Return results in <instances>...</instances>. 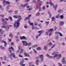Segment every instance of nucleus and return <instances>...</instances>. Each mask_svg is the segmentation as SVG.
<instances>
[{
	"label": "nucleus",
	"mask_w": 66,
	"mask_h": 66,
	"mask_svg": "<svg viewBox=\"0 0 66 66\" xmlns=\"http://www.w3.org/2000/svg\"><path fill=\"white\" fill-rule=\"evenodd\" d=\"M18 18H19V20H17V22H15L14 25V27L18 28L20 24L19 22L20 21V20L22 19V18L20 15H19L18 16Z\"/></svg>",
	"instance_id": "f257e3e1"
},
{
	"label": "nucleus",
	"mask_w": 66,
	"mask_h": 66,
	"mask_svg": "<svg viewBox=\"0 0 66 66\" xmlns=\"http://www.w3.org/2000/svg\"><path fill=\"white\" fill-rule=\"evenodd\" d=\"M59 53L57 52H53L52 53V55H55L54 56V57H57V59H59L62 57V55L61 54H60L59 55Z\"/></svg>",
	"instance_id": "f03ea898"
},
{
	"label": "nucleus",
	"mask_w": 66,
	"mask_h": 66,
	"mask_svg": "<svg viewBox=\"0 0 66 66\" xmlns=\"http://www.w3.org/2000/svg\"><path fill=\"white\" fill-rule=\"evenodd\" d=\"M22 43L23 44V46H27V45H28V46H31V44H32L31 43H28L26 41H22Z\"/></svg>",
	"instance_id": "7ed1b4c3"
},
{
	"label": "nucleus",
	"mask_w": 66,
	"mask_h": 66,
	"mask_svg": "<svg viewBox=\"0 0 66 66\" xmlns=\"http://www.w3.org/2000/svg\"><path fill=\"white\" fill-rule=\"evenodd\" d=\"M11 55L14 58H15V54H14V53H13L11 54V55L9 56V58H10V59L11 58Z\"/></svg>",
	"instance_id": "20e7f679"
},
{
	"label": "nucleus",
	"mask_w": 66,
	"mask_h": 66,
	"mask_svg": "<svg viewBox=\"0 0 66 66\" xmlns=\"http://www.w3.org/2000/svg\"><path fill=\"white\" fill-rule=\"evenodd\" d=\"M40 58H41V62H43L44 61V56L43 55H39Z\"/></svg>",
	"instance_id": "39448f33"
},
{
	"label": "nucleus",
	"mask_w": 66,
	"mask_h": 66,
	"mask_svg": "<svg viewBox=\"0 0 66 66\" xmlns=\"http://www.w3.org/2000/svg\"><path fill=\"white\" fill-rule=\"evenodd\" d=\"M20 39L21 40L24 39V40H26L27 39V38L25 37L24 36H23V37L21 36L20 37Z\"/></svg>",
	"instance_id": "423d86ee"
},
{
	"label": "nucleus",
	"mask_w": 66,
	"mask_h": 66,
	"mask_svg": "<svg viewBox=\"0 0 66 66\" xmlns=\"http://www.w3.org/2000/svg\"><path fill=\"white\" fill-rule=\"evenodd\" d=\"M2 21H3L4 25L7 24V23H6V21L4 20V19H2Z\"/></svg>",
	"instance_id": "0eeeda50"
},
{
	"label": "nucleus",
	"mask_w": 66,
	"mask_h": 66,
	"mask_svg": "<svg viewBox=\"0 0 66 66\" xmlns=\"http://www.w3.org/2000/svg\"><path fill=\"white\" fill-rule=\"evenodd\" d=\"M2 28H6V29L7 30V29H9V27L8 26H7V27H6V26H2Z\"/></svg>",
	"instance_id": "6e6552de"
},
{
	"label": "nucleus",
	"mask_w": 66,
	"mask_h": 66,
	"mask_svg": "<svg viewBox=\"0 0 66 66\" xmlns=\"http://www.w3.org/2000/svg\"><path fill=\"white\" fill-rule=\"evenodd\" d=\"M60 34V36H62L63 35H62V34L61 33L59 32H55V34Z\"/></svg>",
	"instance_id": "1a4fd4ad"
},
{
	"label": "nucleus",
	"mask_w": 66,
	"mask_h": 66,
	"mask_svg": "<svg viewBox=\"0 0 66 66\" xmlns=\"http://www.w3.org/2000/svg\"><path fill=\"white\" fill-rule=\"evenodd\" d=\"M30 17H31V15H28V17H26V18L25 19V20L26 19H29L30 18Z\"/></svg>",
	"instance_id": "9d476101"
},
{
	"label": "nucleus",
	"mask_w": 66,
	"mask_h": 66,
	"mask_svg": "<svg viewBox=\"0 0 66 66\" xmlns=\"http://www.w3.org/2000/svg\"><path fill=\"white\" fill-rule=\"evenodd\" d=\"M44 32V31L43 30H41L40 31H38V33H39L40 34L39 35V36H40V35H41L42 33H43Z\"/></svg>",
	"instance_id": "9b49d317"
},
{
	"label": "nucleus",
	"mask_w": 66,
	"mask_h": 66,
	"mask_svg": "<svg viewBox=\"0 0 66 66\" xmlns=\"http://www.w3.org/2000/svg\"><path fill=\"white\" fill-rule=\"evenodd\" d=\"M3 32H4L3 31V30H2V29H0V34H1L2 35V34H3Z\"/></svg>",
	"instance_id": "f8f14e48"
},
{
	"label": "nucleus",
	"mask_w": 66,
	"mask_h": 66,
	"mask_svg": "<svg viewBox=\"0 0 66 66\" xmlns=\"http://www.w3.org/2000/svg\"><path fill=\"white\" fill-rule=\"evenodd\" d=\"M2 43H4L5 45H4V46L5 47L6 46L7 44L6 43V42L5 41H4L3 40H2Z\"/></svg>",
	"instance_id": "ddd939ff"
},
{
	"label": "nucleus",
	"mask_w": 66,
	"mask_h": 66,
	"mask_svg": "<svg viewBox=\"0 0 66 66\" xmlns=\"http://www.w3.org/2000/svg\"><path fill=\"white\" fill-rule=\"evenodd\" d=\"M63 60L62 61V62L63 64H65V57H63Z\"/></svg>",
	"instance_id": "4468645a"
},
{
	"label": "nucleus",
	"mask_w": 66,
	"mask_h": 66,
	"mask_svg": "<svg viewBox=\"0 0 66 66\" xmlns=\"http://www.w3.org/2000/svg\"><path fill=\"white\" fill-rule=\"evenodd\" d=\"M24 55L25 56H28V57H30V56L29 54H27L26 53H24Z\"/></svg>",
	"instance_id": "2eb2a0df"
},
{
	"label": "nucleus",
	"mask_w": 66,
	"mask_h": 66,
	"mask_svg": "<svg viewBox=\"0 0 66 66\" xmlns=\"http://www.w3.org/2000/svg\"><path fill=\"white\" fill-rule=\"evenodd\" d=\"M28 3H27L26 4H24V5H21V6L22 7H24L25 6H27V5H28Z\"/></svg>",
	"instance_id": "dca6fc26"
},
{
	"label": "nucleus",
	"mask_w": 66,
	"mask_h": 66,
	"mask_svg": "<svg viewBox=\"0 0 66 66\" xmlns=\"http://www.w3.org/2000/svg\"><path fill=\"white\" fill-rule=\"evenodd\" d=\"M64 24V22L62 21H61L60 23V26H63Z\"/></svg>",
	"instance_id": "f3484780"
},
{
	"label": "nucleus",
	"mask_w": 66,
	"mask_h": 66,
	"mask_svg": "<svg viewBox=\"0 0 66 66\" xmlns=\"http://www.w3.org/2000/svg\"><path fill=\"white\" fill-rule=\"evenodd\" d=\"M13 50V47H11L9 48V50L11 52V51L12 50Z\"/></svg>",
	"instance_id": "a211bd4d"
},
{
	"label": "nucleus",
	"mask_w": 66,
	"mask_h": 66,
	"mask_svg": "<svg viewBox=\"0 0 66 66\" xmlns=\"http://www.w3.org/2000/svg\"><path fill=\"white\" fill-rule=\"evenodd\" d=\"M46 56H48V57H50V58H53V56H50L48 54H46Z\"/></svg>",
	"instance_id": "6ab92c4d"
},
{
	"label": "nucleus",
	"mask_w": 66,
	"mask_h": 66,
	"mask_svg": "<svg viewBox=\"0 0 66 66\" xmlns=\"http://www.w3.org/2000/svg\"><path fill=\"white\" fill-rule=\"evenodd\" d=\"M53 29H50L48 30V32H52L53 31Z\"/></svg>",
	"instance_id": "aec40b11"
},
{
	"label": "nucleus",
	"mask_w": 66,
	"mask_h": 66,
	"mask_svg": "<svg viewBox=\"0 0 66 66\" xmlns=\"http://www.w3.org/2000/svg\"><path fill=\"white\" fill-rule=\"evenodd\" d=\"M57 7V5H56L55 6H54V7L55 8V10L56 9Z\"/></svg>",
	"instance_id": "412c9836"
},
{
	"label": "nucleus",
	"mask_w": 66,
	"mask_h": 66,
	"mask_svg": "<svg viewBox=\"0 0 66 66\" xmlns=\"http://www.w3.org/2000/svg\"><path fill=\"white\" fill-rule=\"evenodd\" d=\"M36 63L37 65H38V60L37 59L36 60Z\"/></svg>",
	"instance_id": "4be33fe9"
},
{
	"label": "nucleus",
	"mask_w": 66,
	"mask_h": 66,
	"mask_svg": "<svg viewBox=\"0 0 66 66\" xmlns=\"http://www.w3.org/2000/svg\"><path fill=\"white\" fill-rule=\"evenodd\" d=\"M36 16H38L40 15V13L39 12H38L37 14H36Z\"/></svg>",
	"instance_id": "5701e85b"
},
{
	"label": "nucleus",
	"mask_w": 66,
	"mask_h": 66,
	"mask_svg": "<svg viewBox=\"0 0 66 66\" xmlns=\"http://www.w3.org/2000/svg\"><path fill=\"white\" fill-rule=\"evenodd\" d=\"M13 17L14 18H15V19L18 18V16H17L16 15H14L13 16Z\"/></svg>",
	"instance_id": "b1692460"
},
{
	"label": "nucleus",
	"mask_w": 66,
	"mask_h": 66,
	"mask_svg": "<svg viewBox=\"0 0 66 66\" xmlns=\"http://www.w3.org/2000/svg\"><path fill=\"white\" fill-rule=\"evenodd\" d=\"M23 63H24V61H22L20 63V65H21Z\"/></svg>",
	"instance_id": "393cba45"
},
{
	"label": "nucleus",
	"mask_w": 66,
	"mask_h": 66,
	"mask_svg": "<svg viewBox=\"0 0 66 66\" xmlns=\"http://www.w3.org/2000/svg\"><path fill=\"white\" fill-rule=\"evenodd\" d=\"M5 0H3V4H4V6H5Z\"/></svg>",
	"instance_id": "a878e982"
},
{
	"label": "nucleus",
	"mask_w": 66,
	"mask_h": 66,
	"mask_svg": "<svg viewBox=\"0 0 66 66\" xmlns=\"http://www.w3.org/2000/svg\"><path fill=\"white\" fill-rule=\"evenodd\" d=\"M0 47L3 50H4L5 49V48H4V47H3L2 46H0Z\"/></svg>",
	"instance_id": "bb28decb"
},
{
	"label": "nucleus",
	"mask_w": 66,
	"mask_h": 66,
	"mask_svg": "<svg viewBox=\"0 0 66 66\" xmlns=\"http://www.w3.org/2000/svg\"><path fill=\"white\" fill-rule=\"evenodd\" d=\"M30 24L31 26H33V23H30V21H29L28 22Z\"/></svg>",
	"instance_id": "cd10ccee"
},
{
	"label": "nucleus",
	"mask_w": 66,
	"mask_h": 66,
	"mask_svg": "<svg viewBox=\"0 0 66 66\" xmlns=\"http://www.w3.org/2000/svg\"><path fill=\"white\" fill-rule=\"evenodd\" d=\"M37 50H41V48L39 47H38L37 48Z\"/></svg>",
	"instance_id": "c85d7f7f"
},
{
	"label": "nucleus",
	"mask_w": 66,
	"mask_h": 66,
	"mask_svg": "<svg viewBox=\"0 0 66 66\" xmlns=\"http://www.w3.org/2000/svg\"><path fill=\"white\" fill-rule=\"evenodd\" d=\"M52 21H54L55 19V18L54 17H52Z\"/></svg>",
	"instance_id": "c756f323"
},
{
	"label": "nucleus",
	"mask_w": 66,
	"mask_h": 66,
	"mask_svg": "<svg viewBox=\"0 0 66 66\" xmlns=\"http://www.w3.org/2000/svg\"><path fill=\"white\" fill-rule=\"evenodd\" d=\"M45 22L46 24V26H48V24H49V21L47 22L46 21H45Z\"/></svg>",
	"instance_id": "7c9ffc66"
},
{
	"label": "nucleus",
	"mask_w": 66,
	"mask_h": 66,
	"mask_svg": "<svg viewBox=\"0 0 66 66\" xmlns=\"http://www.w3.org/2000/svg\"><path fill=\"white\" fill-rule=\"evenodd\" d=\"M42 9H43V10H44L46 9V7L45 6H44L42 8Z\"/></svg>",
	"instance_id": "2f4dec72"
},
{
	"label": "nucleus",
	"mask_w": 66,
	"mask_h": 66,
	"mask_svg": "<svg viewBox=\"0 0 66 66\" xmlns=\"http://www.w3.org/2000/svg\"><path fill=\"white\" fill-rule=\"evenodd\" d=\"M9 19L11 21H12V18L11 16H10L9 17Z\"/></svg>",
	"instance_id": "473e14b6"
},
{
	"label": "nucleus",
	"mask_w": 66,
	"mask_h": 66,
	"mask_svg": "<svg viewBox=\"0 0 66 66\" xmlns=\"http://www.w3.org/2000/svg\"><path fill=\"white\" fill-rule=\"evenodd\" d=\"M49 3L51 5H53V4L52 2H49Z\"/></svg>",
	"instance_id": "72a5a7b5"
},
{
	"label": "nucleus",
	"mask_w": 66,
	"mask_h": 66,
	"mask_svg": "<svg viewBox=\"0 0 66 66\" xmlns=\"http://www.w3.org/2000/svg\"><path fill=\"white\" fill-rule=\"evenodd\" d=\"M38 46V45H35L32 46V48H35V47H37Z\"/></svg>",
	"instance_id": "f704fd0d"
},
{
	"label": "nucleus",
	"mask_w": 66,
	"mask_h": 66,
	"mask_svg": "<svg viewBox=\"0 0 66 66\" xmlns=\"http://www.w3.org/2000/svg\"><path fill=\"white\" fill-rule=\"evenodd\" d=\"M38 24V23L36 22H35L34 25L35 26H36Z\"/></svg>",
	"instance_id": "c9c22d12"
},
{
	"label": "nucleus",
	"mask_w": 66,
	"mask_h": 66,
	"mask_svg": "<svg viewBox=\"0 0 66 66\" xmlns=\"http://www.w3.org/2000/svg\"><path fill=\"white\" fill-rule=\"evenodd\" d=\"M6 2L7 4H10V3L9 1H6Z\"/></svg>",
	"instance_id": "e433bc0d"
},
{
	"label": "nucleus",
	"mask_w": 66,
	"mask_h": 66,
	"mask_svg": "<svg viewBox=\"0 0 66 66\" xmlns=\"http://www.w3.org/2000/svg\"><path fill=\"white\" fill-rule=\"evenodd\" d=\"M62 12V10H58V13H61Z\"/></svg>",
	"instance_id": "4c0bfd02"
},
{
	"label": "nucleus",
	"mask_w": 66,
	"mask_h": 66,
	"mask_svg": "<svg viewBox=\"0 0 66 66\" xmlns=\"http://www.w3.org/2000/svg\"><path fill=\"white\" fill-rule=\"evenodd\" d=\"M55 45H56L55 44H54V45H53L52 46L51 48V49L53 48H54V47L55 46Z\"/></svg>",
	"instance_id": "58836bf2"
},
{
	"label": "nucleus",
	"mask_w": 66,
	"mask_h": 66,
	"mask_svg": "<svg viewBox=\"0 0 66 66\" xmlns=\"http://www.w3.org/2000/svg\"><path fill=\"white\" fill-rule=\"evenodd\" d=\"M20 50H21V52H20V53H21L23 51V49H20Z\"/></svg>",
	"instance_id": "ea45409f"
},
{
	"label": "nucleus",
	"mask_w": 66,
	"mask_h": 66,
	"mask_svg": "<svg viewBox=\"0 0 66 66\" xmlns=\"http://www.w3.org/2000/svg\"><path fill=\"white\" fill-rule=\"evenodd\" d=\"M31 64H32V63L31 62H30L29 63V66H35L34 65H31Z\"/></svg>",
	"instance_id": "a19ab883"
},
{
	"label": "nucleus",
	"mask_w": 66,
	"mask_h": 66,
	"mask_svg": "<svg viewBox=\"0 0 66 66\" xmlns=\"http://www.w3.org/2000/svg\"><path fill=\"white\" fill-rule=\"evenodd\" d=\"M44 49L45 50H47V47H46V46H45L44 47Z\"/></svg>",
	"instance_id": "79ce46f5"
},
{
	"label": "nucleus",
	"mask_w": 66,
	"mask_h": 66,
	"mask_svg": "<svg viewBox=\"0 0 66 66\" xmlns=\"http://www.w3.org/2000/svg\"><path fill=\"white\" fill-rule=\"evenodd\" d=\"M0 8H1V10H3V8H2V7L0 5Z\"/></svg>",
	"instance_id": "37998d69"
},
{
	"label": "nucleus",
	"mask_w": 66,
	"mask_h": 66,
	"mask_svg": "<svg viewBox=\"0 0 66 66\" xmlns=\"http://www.w3.org/2000/svg\"><path fill=\"white\" fill-rule=\"evenodd\" d=\"M19 57H23V56L21 55L20 54L19 55Z\"/></svg>",
	"instance_id": "c03bdc74"
},
{
	"label": "nucleus",
	"mask_w": 66,
	"mask_h": 66,
	"mask_svg": "<svg viewBox=\"0 0 66 66\" xmlns=\"http://www.w3.org/2000/svg\"><path fill=\"white\" fill-rule=\"evenodd\" d=\"M6 56H5L4 57V61H6L7 60Z\"/></svg>",
	"instance_id": "a18cd8bd"
},
{
	"label": "nucleus",
	"mask_w": 66,
	"mask_h": 66,
	"mask_svg": "<svg viewBox=\"0 0 66 66\" xmlns=\"http://www.w3.org/2000/svg\"><path fill=\"white\" fill-rule=\"evenodd\" d=\"M10 37H13V35H12V34H10Z\"/></svg>",
	"instance_id": "49530a36"
},
{
	"label": "nucleus",
	"mask_w": 66,
	"mask_h": 66,
	"mask_svg": "<svg viewBox=\"0 0 66 66\" xmlns=\"http://www.w3.org/2000/svg\"><path fill=\"white\" fill-rule=\"evenodd\" d=\"M39 7H40V6L38 5H37L36 6V8H39Z\"/></svg>",
	"instance_id": "de8ad7c7"
},
{
	"label": "nucleus",
	"mask_w": 66,
	"mask_h": 66,
	"mask_svg": "<svg viewBox=\"0 0 66 66\" xmlns=\"http://www.w3.org/2000/svg\"><path fill=\"white\" fill-rule=\"evenodd\" d=\"M48 45H50V46H51L52 45V43H51L50 42V43L48 44Z\"/></svg>",
	"instance_id": "09e8293b"
},
{
	"label": "nucleus",
	"mask_w": 66,
	"mask_h": 66,
	"mask_svg": "<svg viewBox=\"0 0 66 66\" xmlns=\"http://www.w3.org/2000/svg\"><path fill=\"white\" fill-rule=\"evenodd\" d=\"M63 1H64V2H66V0H60V2H62Z\"/></svg>",
	"instance_id": "8fccbe9b"
},
{
	"label": "nucleus",
	"mask_w": 66,
	"mask_h": 66,
	"mask_svg": "<svg viewBox=\"0 0 66 66\" xmlns=\"http://www.w3.org/2000/svg\"><path fill=\"white\" fill-rule=\"evenodd\" d=\"M33 50L35 53H37V52L34 49Z\"/></svg>",
	"instance_id": "3c124183"
},
{
	"label": "nucleus",
	"mask_w": 66,
	"mask_h": 66,
	"mask_svg": "<svg viewBox=\"0 0 66 66\" xmlns=\"http://www.w3.org/2000/svg\"><path fill=\"white\" fill-rule=\"evenodd\" d=\"M42 9H41V8H39V11H38V12H40V11H42Z\"/></svg>",
	"instance_id": "603ef678"
},
{
	"label": "nucleus",
	"mask_w": 66,
	"mask_h": 66,
	"mask_svg": "<svg viewBox=\"0 0 66 66\" xmlns=\"http://www.w3.org/2000/svg\"><path fill=\"white\" fill-rule=\"evenodd\" d=\"M32 10V8H30L29 9H27V10L30 11V10Z\"/></svg>",
	"instance_id": "864d4df0"
},
{
	"label": "nucleus",
	"mask_w": 66,
	"mask_h": 66,
	"mask_svg": "<svg viewBox=\"0 0 66 66\" xmlns=\"http://www.w3.org/2000/svg\"><path fill=\"white\" fill-rule=\"evenodd\" d=\"M60 17L62 19L63 17H64V16H63V15H61L60 16Z\"/></svg>",
	"instance_id": "5fc2aeb1"
},
{
	"label": "nucleus",
	"mask_w": 66,
	"mask_h": 66,
	"mask_svg": "<svg viewBox=\"0 0 66 66\" xmlns=\"http://www.w3.org/2000/svg\"><path fill=\"white\" fill-rule=\"evenodd\" d=\"M55 38L56 39H58V38H59V37L58 36H56Z\"/></svg>",
	"instance_id": "6e6d98bb"
},
{
	"label": "nucleus",
	"mask_w": 66,
	"mask_h": 66,
	"mask_svg": "<svg viewBox=\"0 0 66 66\" xmlns=\"http://www.w3.org/2000/svg\"><path fill=\"white\" fill-rule=\"evenodd\" d=\"M29 60V59L28 58H25L24 59V60H26V61H28Z\"/></svg>",
	"instance_id": "4d7b16f0"
},
{
	"label": "nucleus",
	"mask_w": 66,
	"mask_h": 66,
	"mask_svg": "<svg viewBox=\"0 0 66 66\" xmlns=\"http://www.w3.org/2000/svg\"><path fill=\"white\" fill-rule=\"evenodd\" d=\"M59 17V15H57L56 16V18H58Z\"/></svg>",
	"instance_id": "13d9d810"
},
{
	"label": "nucleus",
	"mask_w": 66,
	"mask_h": 66,
	"mask_svg": "<svg viewBox=\"0 0 66 66\" xmlns=\"http://www.w3.org/2000/svg\"><path fill=\"white\" fill-rule=\"evenodd\" d=\"M35 27L34 26H32V29L33 30V29H34L35 28Z\"/></svg>",
	"instance_id": "bf43d9fd"
},
{
	"label": "nucleus",
	"mask_w": 66,
	"mask_h": 66,
	"mask_svg": "<svg viewBox=\"0 0 66 66\" xmlns=\"http://www.w3.org/2000/svg\"><path fill=\"white\" fill-rule=\"evenodd\" d=\"M27 26H24V28L25 29H27Z\"/></svg>",
	"instance_id": "052dcab7"
},
{
	"label": "nucleus",
	"mask_w": 66,
	"mask_h": 66,
	"mask_svg": "<svg viewBox=\"0 0 66 66\" xmlns=\"http://www.w3.org/2000/svg\"><path fill=\"white\" fill-rule=\"evenodd\" d=\"M13 26L12 25H9V26H8L9 28V27H12Z\"/></svg>",
	"instance_id": "680f3d73"
},
{
	"label": "nucleus",
	"mask_w": 66,
	"mask_h": 66,
	"mask_svg": "<svg viewBox=\"0 0 66 66\" xmlns=\"http://www.w3.org/2000/svg\"><path fill=\"white\" fill-rule=\"evenodd\" d=\"M11 45H14V43L12 42L11 43Z\"/></svg>",
	"instance_id": "e2e57ef3"
},
{
	"label": "nucleus",
	"mask_w": 66,
	"mask_h": 66,
	"mask_svg": "<svg viewBox=\"0 0 66 66\" xmlns=\"http://www.w3.org/2000/svg\"><path fill=\"white\" fill-rule=\"evenodd\" d=\"M52 35V33L51 32L49 34V36H50L51 35Z\"/></svg>",
	"instance_id": "0e129e2a"
},
{
	"label": "nucleus",
	"mask_w": 66,
	"mask_h": 66,
	"mask_svg": "<svg viewBox=\"0 0 66 66\" xmlns=\"http://www.w3.org/2000/svg\"><path fill=\"white\" fill-rule=\"evenodd\" d=\"M58 64L60 66H62V65H61V64H60V63H59Z\"/></svg>",
	"instance_id": "69168bd1"
},
{
	"label": "nucleus",
	"mask_w": 66,
	"mask_h": 66,
	"mask_svg": "<svg viewBox=\"0 0 66 66\" xmlns=\"http://www.w3.org/2000/svg\"><path fill=\"white\" fill-rule=\"evenodd\" d=\"M39 35L38 36H36V38L37 39V38H38V37H39Z\"/></svg>",
	"instance_id": "338daca9"
},
{
	"label": "nucleus",
	"mask_w": 66,
	"mask_h": 66,
	"mask_svg": "<svg viewBox=\"0 0 66 66\" xmlns=\"http://www.w3.org/2000/svg\"><path fill=\"white\" fill-rule=\"evenodd\" d=\"M2 63L3 64H5V62H3Z\"/></svg>",
	"instance_id": "774afa93"
}]
</instances>
